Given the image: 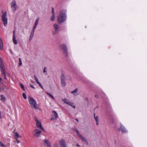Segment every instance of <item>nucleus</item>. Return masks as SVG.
<instances>
[{
    "instance_id": "nucleus-2",
    "label": "nucleus",
    "mask_w": 147,
    "mask_h": 147,
    "mask_svg": "<svg viewBox=\"0 0 147 147\" xmlns=\"http://www.w3.org/2000/svg\"><path fill=\"white\" fill-rule=\"evenodd\" d=\"M28 102L31 107L34 109H38L36 101L33 98L30 97H28Z\"/></svg>"
},
{
    "instance_id": "nucleus-19",
    "label": "nucleus",
    "mask_w": 147,
    "mask_h": 147,
    "mask_svg": "<svg viewBox=\"0 0 147 147\" xmlns=\"http://www.w3.org/2000/svg\"><path fill=\"white\" fill-rule=\"evenodd\" d=\"M1 100L3 102H5L6 100V98L3 95H1Z\"/></svg>"
},
{
    "instance_id": "nucleus-46",
    "label": "nucleus",
    "mask_w": 147,
    "mask_h": 147,
    "mask_svg": "<svg viewBox=\"0 0 147 147\" xmlns=\"http://www.w3.org/2000/svg\"><path fill=\"white\" fill-rule=\"evenodd\" d=\"M55 119L54 118V117H53L51 119V120H53V119Z\"/></svg>"
},
{
    "instance_id": "nucleus-21",
    "label": "nucleus",
    "mask_w": 147,
    "mask_h": 147,
    "mask_svg": "<svg viewBox=\"0 0 147 147\" xmlns=\"http://www.w3.org/2000/svg\"><path fill=\"white\" fill-rule=\"evenodd\" d=\"M44 142L45 144H47V145H48L49 146H50L51 144L49 140H45L44 141Z\"/></svg>"
},
{
    "instance_id": "nucleus-1",
    "label": "nucleus",
    "mask_w": 147,
    "mask_h": 147,
    "mask_svg": "<svg viewBox=\"0 0 147 147\" xmlns=\"http://www.w3.org/2000/svg\"><path fill=\"white\" fill-rule=\"evenodd\" d=\"M66 16L65 12L63 10L61 11L59 16L58 17V22L61 24L66 20Z\"/></svg>"
},
{
    "instance_id": "nucleus-40",
    "label": "nucleus",
    "mask_w": 147,
    "mask_h": 147,
    "mask_svg": "<svg viewBox=\"0 0 147 147\" xmlns=\"http://www.w3.org/2000/svg\"><path fill=\"white\" fill-rule=\"evenodd\" d=\"M46 67H45L44 68V70H43V72L44 73H45L46 72Z\"/></svg>"
},
{
    "instance_id": "nucleus-26",
    "label": "nucleus",
    "mask_w": 147,
    "mask_h": 147,
    "mask_svg": "<svg viewBox=\"0 0 147 147\" xmlns=\"http://www.w3.org/2000/svg\"><path fill=\"white\" fill-rule=\"evenodd\" d=\"M19 66H20L21 65H22V64L21 59L20 58H19Z\"/></svg>"
},
{
    "instance_id": "nucleus-7",
    "label": "nucleus",
    "mask_w": 147,
    "mask_h": 147,
    "mask_svg": "<svg viewBox=\"0 0 147 147\" xmlns=\"http://www.w3.org/2000/svg\"><path fill=\"white\" fill-rule=\"evenodd\" d=\"M41 131L38 129H35L34 130V136L36 137H40Z\"/></svg>"
},
{
    "instance_id": "nucleus-24",
    "label": "nucleus",
    "mask_w": 147,
    "mask_h": 147,
    "mask_svg": "<svg viewBox=\"0 0 147 147\" xmlns=\"http://www.w3.org/2000/svg\"><path fill=\"white\" fill-rule=\"evenodd\" d=\"M47 94L49 95L51 98L53 100L54 99V98L52 95L49 93L48 92H47Z\"/></svg>"
},
{
    "instance_id": "nucleus-4",
    "label": "nucleus",
    "mask_w": 147,
    "mask_h": 147,
    "mask_svg": "<svg viewBox=\"0 0 147 147\" xmlns=\"http://www.w3.org/2000/svg\"><path fill=\"white\" fill-rule=\"evenodd\" d=\"M60 47L64 55L66 57H67L68 56V52L66 45L65 44H61L60 45Z\"/></svg>"
},
{
    "instance_id": "nucleus-38",
    "label": "nucleus",
    "mask_w": 147,
    "mask_h": 147,
    "mask_svg": "<svg viewBox=\"0 0 147 147\" xmlns=\"http://www.w3.org/2000/svg\"><path fill=\"white\" fill-rule=\"evenodd\" d=\"M52 14H54V9L53 7H52Z\"/></svg>"
},
{
    "instance_id": "nucleus-27",
    "label": "nucleus",
    "mask_w": 147,
    "mask_h": 147,
    "mask_svg": "<svg viewBox=\"0 0 147 147\" xmlns=\"http://www.w3.org/2000/svg\"><path fill=\"white\" fill-rule=\"evenodd\" d=\"M34 80H35L36 82V83H37L38 82H39L38 79V78H37V77H36V76L35 75H34Z\"/></svg>"
},
{
    "instance_id": "nucleus-50",
    "label": "nucleus",
    "mask_w": 147,
    "mask_h": 147,
    "mask_svg": "<svg viewBox=\"0 0 147 147\" xmlns=\"http://www.w3.org/2000/svg\"><path fill=\"white\" fill-rule=\"evenodd\" d=\"M94 117H96L95 116V113H94Z\"/></svg>"
},
{
    "instance_id": "nucleus-53",
    "label": "nucleus",
    "mask_w": 147,
    "mask_h": 147,
    "mask_svg": "<svg viewBox=\"0 0 147 147\" xmlns=\"http://www.w3.org/2000/svg\"><path fill=\"white\" fill-rule=\"evenodd\" d=\"M2 79L0 78V82L2 81Z\"/></svg>"
},
{
    "instance_id": "nucleus-14",
    "label": "nucleus",
    "mask_w": 147,
    "mask_h": 147,
    "mask_svg": "<svg viewBox=\"0 0 147 147\" xmlns=\"http://www.w3.org/2000/svg\"><path fill=\"white\" fill-rule=\"evenodd\" d=\"M62 100L67 105H71V102L66 98L63 99Z\"/></svg>"
},
{
    "instance_id": "nucleus-42",
    "label": "nucleus",
    "mask_w": 147,
    "mask_h": 147,
    "mask_svg": "<svg viewBox=\"0 0 147 147\" xmlns=\"http://www.w3.org/2000/svg\"><path fill=\"white\" fill-rule=\"evenodd\" d=\"M85 100L87 101V102L88 103L89 102V100L88 98H85Z\"/></svg>"
},
{
    "instance_id": "nucleus-44",
    "label": "nucleus",
    "mask_w": 147,
    "mask_h": 147,
    "mask_svg": "<svg viewBox=\"0 0 147 147\" xmlns=\"http://www.w3.org/2000/svg\"><path fill=\"white\" fill-rule=\"evenodd\" d=\"M95 97H96V98H98V95H97V94H96L95 95Z\"/></svg>"
},
{
    "instance_id": "nucleus-28",
    "label": "nucleus",
    "mask_w": 147,
    "mask_h": 147,
    "mask_svg": "<svg viewBox=\"0 0 147 147\" xmlns=\"http://www.w3.org/2000/svg\"><path fill=\"white\" fill-rule=\"evenodd\" d=\"M38 21H39V18H37L36 19V20L34 25H35L36 26H37V24H38Z\"/></svg>"
},
{
    "instance_id": "nucleus-13",
    "label": "nucleus",
    "mask_w": 147,
    "mask_h": 147,
    "mask_svg": "<svg viewBox=\"0 0 147 147\" xmlns=\"http://www.w3.org/2000/svg\"><path fill=\"white\" fill-rule=\"evenodd\" d=\"M13 133H14V136L16 139H17L19 137H22L21 136H20L18 134L17 132H15L14 131H13Z\"/></svg>"
},
{
    "instance_id": "nucleus-5",
    "label": "nucleus",
    "mask_w": 147,
    "mask_h": 147,
    "mask_svg": "<svg viewBox=\"0 0 147 147\" xmlns=\"http://www.w3.org/2000/svg\"><path fill=\"white\" fill-rule=\"evenodd\" d=\"M0 70L2 73V75L5 79H6L7 78L5 76V67L3 64V62H0Z\"/></svg>"
},
{
    "instance_id": "nucleus-22",
    "label": "nucleus",
    "mask_w": 147,
    "mask_h": 147,
    "mask_svg": "<svg viewBox=\"0 0 147 147\" xmlns=\"http://www.w3.org/2000/svg\"><path fill=\"white\" fill-rule=\"evenodd\" d=\"M78 91V88H76L74 90L71 92L72 94H73L74 95H76V93Z\"/></svg>"
},
{
    "instance_id": "nucleus-32",
    "label": "nucleus",
    "mask_w": 147,
    "mask_h": 147,
    "mask_svg": "<svg viewBox=\"0 0 147 147\" xmlns=\"http://www.w3.org/2000/svg\"><path fill=\"white\" fill-rule=\"evenodd\" d=\"M39 85V86L42 88V89H43V87L42 85L39 82L37 83Z\"/></svg>"
},
{
    "instance_id": "nucleus-3",
    "label": "nucleus",
    "mask_w": 147,
    "mask_h": 147,
    "mask_svg": "<svg viewBox=\"0 0 147 147\" xmlns=\"http://www.w3.org/2000/svg\"><path fill=\"white\" fill-rule=\"evenodd\" d=\"M2 15L1 17V20L3 22L4 25L6 26L7 23V12L6 11L3 12L2 11Z\"/></svg>"
},
{
    "instance_id": "nucleus-10",
    "label": "nucleus",
    "mask_w": 147,
    "mask_h": 147,
    "mask_svg": "<svg viewBox=\"0 0 147 147\" xmlns=\"http://www.w3.org/2000/svg\"><path fill=\"white\" fill-rule=\"evenodd\" d=\"M13 39H12L13 41V43L15 44L16 45L17 44L18 42H17V40L16 39V36H15V31L14 30L13 31Z\"/></svg>"
},
{
    "instance_id": "nucleus-35",
    "label": "nucleus",
    "mask_w": 147,
    "mask_h": 147,
    "mask_svg": "<svg viewBox=\"0 0 147 147\" xmlns=\"http://www.w3.org/2000/svg\"><path fill=\"white\" fill-rule=\"evenodd\" d=\"M54 147H60L59 146V145L57 143L55 144H54Z\"/></svg>"
},
{
    "instance_id": "nucleus-47",
    "label": "nucleus",
    "mask_w": 147,
    "mask_h": 147,
    "mask_svg": "<svg viewBox=\"0 0 147 147\" xmlns=\"http://www.w3.org/2000/svg\"><path fill=\"white\" fill-rule=\"evenodd\" d=\"M3 143L1 141H0V146H1Z\"/></svg>"
},
{
    "instance_id": "nucleus-17",
    "label": "nucleus",
    "mask_w": 147,
    "mask_h": 147,
    "mask_svg": "<svg viewBox=\"0 0 147 147\" xmlns=\"http://www.w3.org/2000/svg\"><path fill=\"white\" fill-rule=\"evenodd\" d=\"M3 43L1 38H0V49L2 50L3 49Z\"/></svg>"
},
{
    "instance_id": "nucleus-37",
    "label": "nucleus",
    "mask_w": 147,
    "mask_h": 147,
    "mask_svg": "<svg viewBox=\"0 0 147 147\" xmlns=\"http://www.w3.org/2000/svg\"><path fill=\"white\" fill-rule=\"evenodd\" d=\"M37 26H36L35 25H34V27L33 28V30H32V31L34 32L35 30V28H36Z\"/></svg>"
},
{
    "instance_id": "nucleus-15",
    "label": "nucleus",
    "mask_w": 147,
    "mask_h": 147,
    "mask_svg": "<svg viewBox=\"0 0 147 147\" xmlns=\"http://www.w3.org/2000/svg\"><path fill=\"white\" fill-rule=\"evenodd\" d=\"M52 113H54L53 115V117H54L55 119H57L58 117V116L56 112L54 111H52Z\"/></svg>"
},
{
    "instance_id": "nucleus-49",
    "label": "nucleus",
    "mask_w": 147,
    "mask_h": 147,
    "mask_svg": "<svg viewBox=\"0 0 147 147\" xmlns=\"http://www.w3.org/2000/svg\"><path fill=\"white\" fill-rule=\"evenodd\" d=\"M111 121H112V123H114V120L113 119H112Z\"/></svg>"
},
{
    "instance_id": "nucleus-30",
    "label": "nucleus",
    "mask_w": 147,
    "mask_h": 147,
    "mask_svg": "<svg viewBox=\"0 0 147 147\" xmlns=\"http://www.w3.org/2000/svg\"><path fill=\"white\" fill-rule=\"evenodd\" d=\"M73 129L76 132L77 134H78V133H79V132L77 129L76 128H73Z\"/></svg>"
},
{
    "instance_id": "nucleus-9",
    "label": "nucleus",
    "mask_w": 147,
    "mask_h": 147,
    "mask_svg": "<svg viewBox=\"0 0 147 147\" xmlns=\"http://www.w3.org/2000/svg\"><path fill=\"white\" fill-rule=\"evenodd\" d=\"M53 27L55 29V30L53 32V34L54 35L56 34L57 32L59 29V26L56 24H55L53 25Z\"/></svg>"
},
{
    "instance_id": "nucleus-52",
    "label": "nucleus",
    "mask_w": 147,
    "mask_h": 147,
    "mask_svg": "<svg viewBox=\"0 0 147 147\" xmlns=\"http://www.w3.org/2000/svg\"><path fill=\"white\" fill-rule=\"evenodd\" d=\"M76 120L78 122V119H76Z\"/></svg>"
},
{
    "instance_id": "nucleus-43",
    "label": "nucleus",
    "mask_w": 147,
    "mask_h": 147,
    "mask_svg": "<svg viewBox=\"0 0 147 147\" xmlns=\"http://www.w3.org/2000/svg\"><path fill=\"white\" fill-rule=\"evenodd\" d=\"M3 62V61L1 59V58L0 57V62Z\"/></svg>"
},
{
    "instance_id": "nucleus-18",
    "label": "nucleus",
    "mask_w": 147,
    "mask_h": 147,
    "mask_svg": "<svg viewBox=\"0 0 147 147\" xmlns=\"http://www.w3.org/2000/svg\"><path fill=\"white\" fill-rule=\"evenodd\" d=\"M34 31H32V32H31L30 38H29V40L30 41L32 39V37L34 36Z\"/></svg>"
},
{
    "instance_id": "nucleus-20",
    "label": "nucleus",
    "mask_w": 147,
    "mask_h": 147,
    "mask_svg": "<svg viewBox=\"0 0 147 147\" xmlns=\"http://www.w3.org/2000/svg\"><path fill=\"white\" fill-rule=\"evenodd\" d=\"M65 76L63 74H62L61 76V81H65Z\"/></svg>"
},
{
    "instance_id": "nucleus-16",
    "label": "nucleus",
    "mask_w": 147,
    "mask_h": 147,
    "mask_svg": "<svg viewBox=\"0 0 147 147\" xmlns=\"http://www.w3.org/2000/svg\"><path fill=\"white\" fill-rule=\"evenodd\" d=\"M77 135L82 140L85 141V142H86L85 139L79 133H78V134H77Z\"/></svg>"
},
{
    "instance_id": "nucleus-31",
    "label": "nucleus",
    "mask_w": 147,
    "mask_h": 147,
    "mask_svg": "<svg viewBox=\"0 0 147 147\" xmlns=\"http://www.w3.org/2000/svg\"><path fill=\"white\" fill-rule=\"evenodd\" d=\"M70 106H71L74 109L75 108L76 106L75 105H74V103H71V105H70Z\"/></svg>"
},
{
    "instance_id": "nucleus-34",
    "label": "nucleus",
    "mask_w": 147,
    "mask_h": 147,
    "mask_svg": "<svg viewBox=\"0 0 147 147\" xmlns=\"http://www.w3.org/2000/svg\"><path fill=\"white\" fill-rule=\"evenodd\" d=\"M20 86L21 87V88H22L23 90H24V85L22 84H20Z\"/></svg>"
},
{
    "instance_id": "nucleus-41",
    "label": "nucleus",
    "mask_w": 147,
    "mask_h": 147,
    "mask_svg": "<svg viewBox=\"0 0 147 147\" xmlns=\"http://www.w3.org/2000/svg\"><path fill=\"white\" fill-rule=\"evenodd\" d=\"M30 87L32 88H33L34 89H35V88L34 87V86H33V85H32V84H30Z\"/></svg>"
},
{
    "instance_id": "nucleus-48",
    "label": "nucleus",
    "mask_w": 147,
    "mask_h": 147,
    "mask_svg": "<svg viewBox=\"0 0 147 147\" xmlns=\"http://www.w3.org/2000/svg\"><path fill=\"white\" fill-rule=\"evenodd\" d=\"M2 118L1 116V112H0V119H1Z\"/></svg>"
},
{
    "instance_id": "nucleus-36",
    "label": "nucleus",
    "mask_w": 147,
    "mask_h": 147,
    "mask_svg": "<svg viewBox=\"0 0 147 147\" xmlns=\"http://www.w3.org/2000/svg\"><path fill=\"white\" fill-rule=\"evenodd\" d=\"M16 141H14V142L15 143H16V142H17V143H19L20 142V141L17 139H16Z\"/></svg>"
},
{
    "instance_id": "nucleus-6",
    "label": "nucleus",
    "mask_w": 147,
    "mask_h": 147,
    "mask_svg": "<svg viewBox=\"0 0 147 147\" xmlns=\"http://www.w3.org/2000/svg\"><path fill=\"white\" fill-rule=\"evenodd\" d=\"M35 121L36 122V125L37 127L40 129L44 130V128L42 127L41 122L39 121L36 117H34Z\"/></svg>"
},
{
    "instance_id": "nucleus-11",
    "label": "nucleus",
    "mask_w": 147,
    "mask_h": 147,
    "mask_svg": "<svg viewBox=\"0 0 147 147\" xmlns=\"http://www.w3.org/2000/svg\"><path fill=\"white\" fill-rule=\"evenodd\" d=\"M118 131H121L123 133H126L127 132L126 129H125L124 127L122 125H121L120 128L118 129Z\"/></svg>"
},
{
    "instance_id": "nucleus-23",
    "label": "nucleus",
    "mask_w": 147,
    "mask_h": 147,
    "mask_svg": "<svg viewBox=\"0 0 147 147\" xmlns=\"http://www.w3.org/2000/svg\"><path fill=\"white\" fill-rule=\"evenodd\" d=\"M61 84L63 86H65L66 85V83L65 82V81H61Z\"/></svg>"
},
{
    "instance_id": "nucleus-51",
    "label": "nucleus",
    "mask_w": 147,
    "mask_h": 147,
    "mask_svg": "<svg viewBox=\"0 0 147 147\" xmlns=\"http://www.w3.org/2000/svg\"><path fill=\"white\" fill-rule=\"evenodd\" d=\"M76 146H78V147H80V146L78 144H77L76 145Z\"/></svg>"
},
{
    "instance_id": "nucleus-45",
    "label": "nucleus",
    "mask_w": 147,
    "mask_h": 147,
    "mask_svg": "<svg viewBox=\"0 0 147 147\" xmlns=\"http://www.w3.org/2000/svg\"><path fill=\"white\" fill-rule=\"evenodd\" d=\"M96 124L97 125H98V124H99V123H98V121H96Z\"/></svg>"
},
{
    "instance_id": "nucleus-39",
    "label": "nucleus",
    "mask_w": 147,
    "mask_h": 147,
    "mask_svg": "<svg viewBox=\"0 0 147 147\" xmlns=\"http://www.w3.org/2000/svg\"><path fill=\"white\" fill-rule=\"evenodd\" d=\"M1 146L2 147H7L5 145L3 144L1 145Z\"/></svg>"
},
{
    "instance_id": "nucleus-25",
    "label": "nucleus",
    "mask_w": 147,
    "mask_h": 147,
    "mask_svg": "<svg viewBox=\"0 0 147 147\" xmlns=\"http://www.w3.org/2000/svg\"><path fill=\"white\" fill-rule=\"evenodd\" d=\"M55 14H52V15L51 16V20L52 21H54L55 20Z\"/></svg>"
},
{
    "instance_id": "nucleus-54",
    "label": "nucleus",
    "mask_w": 147,
    "mask_h": 147,
    "mask_svg": "<svg viewBox=\"0 0 147 147\" xmlns=\"http://www.w3.org/2000/svg\"><path fill=\"white\" fill-rule=\"evenodd\" d=\"M1 91V88L0 87V92Z\"/></svg>"
},
{
    "instance_id": "nucleus-33",
    "label": "nucleus",
    "mask_w": 147,
    "mask_h": 147,
    "mask_svg": "<svg viewBox=\"0 0 147 147\" xmlns=\"http://www.w3.org/2000/svg\"><path fill=\"white\" fill-rule=\"evenodd\" d=\"M94 118L95 120L96 121H98V116H96V117H95Z\"/></svg>"
},
{
    "instance_id": "nucleus-8",
    "label": "nucleus",
    "mask_w": 147,
    "mask_h": 147,
    "mask_svg": "<svg viewBox=\"0 0 147 147\" xmlns=\"http://www.w3.org/2000/svg\"><path fill=\"white\" fill-rule=\"evenodd\" d=\"M16 5V1L14 0H13L11 4V7L12 10L14 11L16 9L17 6Z\"/></svg>"
},
{
    "instance_id": "nucleus-12",
    "label": "nucleus",
    "mask_w": 147,
    "mask_h": 147,
    "mask_svg": "<svg viewBox=\"0 0 147 147\" xmlns=\"http://www.w3.org/2000/svg\"><path fill=\"white\" fill-rule=\"evenodd\" d=\"M59 143L61 147H67L65 142L64 140L62 139L60 140Z\"/></svg>"
},
{
    "instance_id": "nucleus-29",
    "label": "nucleus",
    "mask_w": 147,
    "mask_h": 147,
    "mask_svg": "<svg viewBox=\"0 0 147 147\" xmlns=\"http://www.w3.org/2000/svg\"><path fill=\"white\" fill-rule=\"evenodd\" d=\"M22 96H23V98L24 99H26L27 98V97H26V94H25V93H23V94H22Z\"/></svg>"
}]
</instances>
